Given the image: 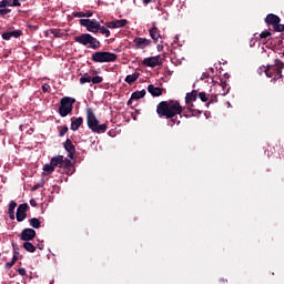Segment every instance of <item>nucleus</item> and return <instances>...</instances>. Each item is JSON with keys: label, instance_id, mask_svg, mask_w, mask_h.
Listing matches in <instances>:
<instances>
[{"label": "nucleus", "instance_id": "4c0bfd02", "mask_svg": "<svg viewBox=\"0 0 284 284\" xmlns=\"http://www.w3.org/2000/svg\"><path fill=\"white\" fill-rule=\"evenodd\" d=\"M10 12H11V9H9L7 7L0 9V16L1 17H6V14H8Z\"/></svg>", "mask_w": 284, "mask_h": 284}, {"label": "nucleus", "instance_id": "0eeeda50", "mask_svg": "<svg viewBox=\"0 0 284 284\" xmlns=\"http://www.w3.org/2000/svg\"><path fill=\"white\" fill-rule=\"evenodd\" d=\"M80 26L87 28L88 31L93 32L94 34H97V32H99V28H100V22L97 20H91L89 18H82L80 20Z\"/></svg>", "mask_w": 284, "mask_h": 284}, {"label": "nucleus", "instance_id": "cd10ccee", "mask_svg": "<svg viewBox=\"0 0 284 284\" xmlns=\"http://www.w3.org/2000/svg\"><path fill=\"white\" fill-rule=\"evenodd\" d=\"M29 224H30L32 227H34V229H40V226H41V222H40V220L37 219V217L30 219V220H29Z\"/></svg>", "mask_w": 284, "mask_h": 284}, {"label": "nucleus", "instance_id": "49530a36", "mask_svg": "<svg viewBox=\"0 0 284 284\" xmlns=\"http://www.w3.org/2000/svg\"><path fill=\"white\" fill-rule=\"evenodd\" d=\"M18 272H19V275L20 276H26L27 272H26V268L24 267H20L18 268Z\"/></svg>", "mask_w": 284, "mask_h": 284}, {"label": "nucleus", "instance_id": "bf43d9fd", "mask_svg": "<svg viewBox=\"0 0 284 284\" xmlns=\"http://www.w3.org/2000/svg\"><path fill=\"white\" fill-rule=\"evenodd\" d=\"M39 250H42L41 245H39Z\"/></svg>", "mask_w": 284, "mask_h": 284}, {"label": "nucleus", "instance_id": "9d476101", "mask_svg": "<svg viewBox=\"0 0 284 284\" xmlns=\"http://www.w3.org/2000/svg\"><path fill=\"white\" fill-rule=\"evenodd\" d=\"M29 209V204L28 203H22L19 205L18 210H17V213H16V217H17V221L19 223H22V221L24 219H27L28 214H27V211Z\"/></svg>", "mask_w": 284, "mask_h": 284}, {"label": "nucleus", "instance_id": "ea45409f", "mask_svg": "<svg viewBox=\"0 0 284 284\" xmlns=\"http://www.w3.org/2000/svg\"><path fill=\"white\" fill-rule=\"evenodd\" d=\"M105 27L109 29H116V21L106 22Z\"/></svg>", "mask_w": 284, "mask_h": 284}, {"label": "nucleus", "instance_id": "c85d7f7f", "mask_svg": "<svg viewBox=\"0 0 284 284\" xmlns=\"http://www.w3.org/2000/svg\"><path fill=\"white\" fill-rule=\"evenodd\" d=\"M18 261V255L13 254L11 261L9 263H6V268L10 270L13 267V265L17 263Z\"/></svg>", "mask_w": 284, "mask_h": 284}, {"label": "nucleus", "instance_id": "f3484780", "mask_svg": "<svg viewBox=\"0 0 284 284\" xmlns=\"http://www.w3.org/2000/svg\"><path fill=\"white\" fill-rule=\"evenodd\" d=\"M145 94H146L145 89H142L141 91L133 92V93L131 94V98H130L129 102H128V105H130V103L132 102V100H140V99H143V98L145 97Z\"/></svg>", "mask_w": 284, "mask_h": 284}, {"label": "nucleus", "instance_id": "393cba45", "mask_svg": "<svg viewBox=\"0 0 284 284\" xmlns=\"http://www.w3.org/2000/svg\"><path fill=\"white\" fill-rule=\"evenodd\" d=\"M61 169H67V170L72 169V160L64 159L62 155Z\"/></svg>", "mask_w": 284, "mask_h": 284}, {"label": "nucleus", "instance_id": "dca6fc26", "mask_svg": "<svg viewBox=\"0 0 284 284\" xmlns=\"http://www.w3.org/2000/svg\"><path fill=\"white\" fill-rule=\"evenodd\" d=\"M82 124H83V118H72L71 119V130L73 132H77Z\"/></svg>", "mask_w": 284, "mask_h": 284}, {"label": "nucleus", "instance_id": "7ed1b4c3", "mask_svg": "<svg viewBox=\"0 0 284 284\" xmlns=\"http://www.w3.org/2000/svg\"><path fill=\"white\" fill-rule=\"evenodd\" d=\"M73 40L75 41V43H79L83 47L89 45V48L93 50H98L102 47V43L91 33H82L80 36H74Z\"/></svg>", "mask_w": 284, "mask_h": 284}, {"label": "nucleus", "instance_id": "c03bdc74", "mask_svg": "<svg viewBox=\"0 0 284 284\" xmlns=\"http://www.w3.org/2000/svg\"><path fill=\"white\" fill-rule=\"evenodd\" d=\"M2 38L4 39V40H10L12 37H11V32H4V33H2Z\"/></svg>", "mask_w": 284, "mask_h": 284}, {"label": "nucleus", "instance_id": "3c124183", "mask_svg": "<svg viewBox=\"0 0 284 284\" xmlns=\"http://www.w3.org/2000/svg\"><path fill=\"white\" fill-rule=\"evenodd\" d=\"M30 205L33 206V207H36V206L38 205V203H37L36 200H31V201H30Z\"/></svg>", "mask_w": 284, "mask_h": 284}, {"label": "nucleus", "instance_id": "09e8293b", "mask_svg": "<svg viewBox=\"0 0 284 284\" xmlns=\"http://www.w3.org/2000/svg\"><path fill=\"white\" fill-rule=\"evenodd\" d=\"M91 17H93V12L91 11L84 12V18H91Z\"/></svg>", "mask_w": 284, "mask_h": 284}, {"label": "nucleus", "instance_id": "2f4dec72", "mask_svg": "<svg viewBox=\"0 0 284 284\" xmlns=\"http://www.w3.org/2000/svg\"><path fill=\"white\" fill-rule=\"evenodd\" d=\"M126 23H128V20L123 19V20H116L115 21V28L119 29V28H124L126 27Z\"/></svg>", "mask_w": 284, "mask_h": 284}, {"label": "nucleus", "instance_id": "bb28decb", "mask_svg": "<svg viewBox=\"0 0 284 284\" xmlns=\"http://www.w3.org/2000/svg\"><path fill=\"white\" fill-rule=\"evenodd\" d=\"M51 34L55 38H63L65 33L61 29H51Z\"/></svg>", "mask_w": 284, "mask_h": 284}, {"label": "nucleus", "instance_id": "6e6552de", "mask_svg": "<svg viewBox=\"0 0 284 284\" xmlns=\"http://www.w3.org/2000/svg\"><path fill=\"white\" fill-rule=\"evenodd\" d=\"M163 63L164 59H162L161 55L144 58V60L142 61V64L144 67L150 68L161 67L163 65Z\"/></svg>", "mask_w": 284, "mask_h": 284}, {"label": "nucleus", "instance_id": "4be33fe9", "mask_svg": "<svg viewBox=\"0 0 284 284\" xmlns=\"http://www.w3.org/2000/svg\"><path fill=\"white\" fill-rule=\"evenodd\" d=\"M227 83L221 81V84H217L219 89H222V92L217 93V94H222V97H226L227 92L230 91V88H227Z\"/></svg>", "mask_w": 284, "mask_h": 284}, {"label": "nucleus", "instance_id": "f704fd0d", "mask_svg": "<svg viewBox=\"0 0 284 284\" xmlns=\"http://www.w3.org/2000/svg\"><path fill=\"white\" fill-rule=\"evenodd\" d=\"M69 132V128L67 125H64L63 128H61V130L59 131V136L63 138L67 133Z\"/></svg>", "mask_w": 284, "mask_h": 284}, {"label": "nucleus", "instance_id": "f8f14e48", "mask_svg": "<svg viewBox=\"0 0 284 284\" xmlns=\"http://www.w3.org/2000/svg\"><path fill=\"white\" fill-rule=\"evenodd\" d=\"M67 153H68V158L70 160L74 159V154L77 153L75 146L72 144V140L71 139H67V141L63 144Z\"/></svg>", "mask_w": 284, "mask_h": 284}, {"label": "nucleus", "instance_id": "4468645a", "mask_svg": "<svg viewBox=\"0 0 284 284\" xmlns=\"http://www.w3.org/2000/svg\"><path fill=\"white\" fill-rule=\"evenodd\" d=\"M281 22V18L276 14L270 13L265 18V23L267 26H272L273 28L276 26V23Z\"/></svg>", "mask_w": 284, "mask_h": 284}, {"label": "nucleus", "instance_id": "a878e982", "mask_svg": "<svg viewBox=\"0 0 284 284\" xmlns=\"http://www.w3.org/2000/svg\"><path fill=\"white\" fill-rule=\"evenodd\" d=\"M271 36H272V33L270 31H267V30L262 31V33L258 34V38H257L256 33L254 34L255 40H258V39L260 40H263V39L266 40Z\"/></svg>", "mask_w": 284, "mask_h": 284}, {"label": "nucleus", "instance_id": "5fc2aeb1", "mask_svg": "<svg viewBox=\"0 0 284 284\" xmlns=\"http://www.w3.org/2000/svg\"><path fill=\"white\" fill-rule=\"evenodd\" d=\"M253 45H255V40H254V39H251V40H250V47H253Z\"/></svg>", "mask_w": 284, "mask_h": 284}, {"label": "nucleus", "instance_id": "052dcab7", "mask_svg": "<svg viewBox=\"0 0 284 284\" xmlns=\"http://www.w3.org/2000/svg\"><path fill=\"white\" fill-rule=\"evenodd\" d=\"M283 55H284V53H283Z\"/></svg>", "mask_w": 284, "mask_h": 284}, {"label": "nucleus", "instance_id": "72a5a7b5", "mask_svg": "<svg viewBox=\"0 0 284 284\" xmlns=\"http://www.w3.org/2000/svg\"><path fill=\"white\" fill-rule=\"evenodd\" d=\"M197 97L200 98V100H201L202 102H207V101H209V97L206 95L205 92H200V93L197 94Z\"/></svg>", "mask_w": 284, "mask_h": 284}, {"label": "nucleus", "instance_id": "b1692460", "mask_svg": "<svg viewBox=\"0 0 284 284\" xmlns=\"http://www.w3.org/2000/svg\"><path fill=\"white\" fill-rule=\"evenodd\" d=\"M98 32H100V34L106 36V38H110L111 36L110 30L106 29V27L102 26L101 23H99Z\"/></svg>", "mask_w": 284, "mask_h": 284}, {"label": "nucleus", "instance_id": "58836bf2", "mask_svg": "<svg viewBox=\"0 0 284 284\" xmlns=\"http://www.w3.org/2000/svg\"><path fill=\"white\" fill-rule=\"evenodd\" d=\"M8 6H14L19 8L21 6L19 0H8Z\"/></svg>", "mask_w": 284, "mask_h": 284}, {"label": "nucleus", "instance_id": "603ef678", "mask_svg": "<svg viewBox=\"0 0 284 284\" xmlns=\"http://www.w3.org/2000/svg\"><path fill=\"white\" fill-rule=\"evenodd\" d=\"M40 187H41V184H36V185H33L32 191H37V190H39Z\"/></svg>", "mask_w": 284, "mask_h": 284}, {"label": "nucleus", "instance_id": "8fccbe9b", "mask_svg": "<svg viewBox=\"0 0 284 284\" xmlns=\"http://www.w3.org/2000/svg\"><path fill=\"white\" fill-rule=\"evenodd\" d=\"M210 74L209 73H203L202 77H201V80H205V79H209Z\"/></svg>", "mask_w": 284, "mask_h": 284}, {"label": "nucleus", "instance_id": "20e7f679", "mask_svg": "<svg viewBox=\"0 0 284 284\" xmlns=\"http://www.w3.org/2000/svg\"><path fill=\"white\" fill-rule=\"evenodd\" d=\"M284 62L276 59L273 65H267L264 70L265 75L274 81L283 79Z\"/></svg>", "mask_w": 284, "mask_h": 284}, {"label": "nucleus", "instance_id": "2eb2a0df", "mask_svg": "<svg viewBox=\"0 0 284 284\" xmlns=\"http://www.w3.org/2000/svg\"><path fill=\"white\" fill-rule=\"evenodd\" d=\"M149 33L153 39L154 43H158L159 38H161V31L159 30V27H156L155 23H153V27H151V29L149 30Z\"/></svg>", "mask_w": 284, "mask_h": 284}, {"label": "nucleus", "instance_id": "a18cd8bd", "mask_svg": "<svg viewBox=\"0 0 284 284\" xmlns=\"http://www.w3.org/2000/svg\"><path fill=\"white\" fill-rule=\"evenodd\" d=\"M219 94L212 95L209 103H216Z\"/></svg>", "mask_w": 284, "mask_h": 284}, {"label": "nucleus", "instance_id": "ddd939ff", "mask_svg": "<svg viewBox=\"0 0 284 284\" xmlns=\"http://www.w3.org/2000/svg\"><path fill=\"white\" fill-rule=\"evenodd\" d=\"M148 92L152 94L153 98L162 97L163 88L155 87L154 84L148 85Z\"/></svg>", "mask_w": 284, "mask_h": 284}, {"label": "nucleus", "instance_id": "79ce46f5", "mask_svg": "<svg viewBox=\"0 0 284 284\" xmlns=\"http://www.w3.org/2000/svg\"><path fill=\"white\" fill-rule=\"evenodd\" d=\"M72 17L73 18H85V12H73Z\"/></svg>", "mask_w": 284, "mask_h": 284}, {"label": "nucleus", "instance_id": "c9c22d12", "mask_svg": "<svg viewBox=\"0 0 284 284\" xmlns=\"http://www.w3.org/2000/svg\"><path fill=\"white\" fill-rule=\"evenodd\" d=\"M273 29L275 31H278V32H283L284 31V24H282L281 22L276 23Z\"/></svg>", "mask_w": 284, "mask_h": 284}, {"label": "nucleus", "instance_id": "1a4fd4ad", "mask_svg": "<svg viewBox=\"0 0 284 284\" xmlns=\"http://www.w3.org/2000/svg\"><path fill=\"white\" fill-rule=\"evenodd\" d=\"M36 236H37V231L33 229H23L20 233V240L23 242L33 241Z\"/></svg>", "mask_w": 284, "mask_h": 284}, {"label": "nucleus", "instance_id": "13d9d810", "mask_svg": "<svg viewBox=\"0 0 284 284\" xmlns=\"http://www.w3.org/2000/svg\"><path fill=\"white\" fill-rule=\"evenodd\" d=\"M223 283L227 282L226 280H221Z\"/></svg>", "mask_w": 284, "mask_h": 284}, {"label": "nucleus", "instance_id": "e433bc0d", "mask_svg": "<svg viewBox=\"0 0 284 284\" xmlns=\"http://www.w3.org/2000/svg\"><path fill=\"white\" fill-rule=\"evenodd\" d=\"M21 36H23L21 30L11 31V38H20Z\"/></svg>", "mask_w": 284, "mask_h": 284}, {"label": "nucleus", "instance_id": "6e6d98bb", "mask_svg": "<svg viewBox=\"0 0 284 284\" xmlns=\"http://www.w3.org/2000/svg\"><path fill=\"white\" fill-rule=\"evenodd\" d=\"M13 251H14V255H17L18 256V251H17V247H16V245H13Z\"/></svg>", "mask_w": 284, "mask_h": 284}, {"label": "nucleus", "instance_id": "aec40b11", "mask_svg": "<svg viewBox=\"0 0 284 284\" xmlns=\"http://www.w3.org/2000/svg\"><path fill=\"white\" fill-rule=\"evenodd\" d=\"M16 209H17V202L11 201L8 209V214L11 220H16Z\"/></svg>", "mask_w": 284, "mask_h": 284}, {"label": "nucleus", "instance_id": "423d86ee", "mask_svg": "<svg viewBox=\"0 0 284 284\" xmlns=\"http://www.w3.org/2000/svg\"><path fill=\"white\" fill-rule=\"evenodd\" d=\"M75 102V98L62 97L58 109L59 115L61 118H67L68 115L72 114L73 105Z\"/></svg>", "mask_w": 284, "mask_h": 284}, {"label": "nucleus", "instance_id": "412c9836", "mask_svg": "<svg viewBox=\"0 0 284 284\" xmlns=\"http://www.w3.org/2000/svg\"><path fill=\"white\" fill-rule=\"evenodd\" d=\"M140 78V73L135 72L133 74H129L125 78V82L129 84H133L135 81H138Z\"/></svg>", "mask_w": 284, "mask_h": 284}, {"label": "nucleus", "instance_id": "864d4df0", "mask_svg": "<svg viewBox=\"0 0 284 284\" xmlns=\"http://www.w3.org/2000/svg\"><path fill=\"white\" fill-rule=\"evenodd\" d=\"M163 49H164L163 44H158V51L159 52H161V50H163Z\"/></svg>", "mask_w": 284, "mask_h": 284}, {"label": "nucleus", "instance_id": "f257e3e1", "mask_svg": "<svg viewBox=\"0 0 284 284\" xmlns=\"http://www.w3.org/2000/svg\"><path fill=\"white\" fill-rule=\"evenodd\" d=\"M185 104L186 106H182L181 103L176 100L161 101L156 105V113L160 118L171 119V126H173L174 124H181L180 120L174 119L176 115L183 114L185 118H191L202 114V111L195 109L193 102Z\"/></svg>", "mask_w": 284, "mask_h": 284}, {"label": "nucleus", "instance_id": "9b49d317", "mask_svg": "<svg viewBox=\"0 0 284 284\" xmlns=\"http://www.w3.org/2000/svg\"><path fill=\"white\" fill-rule=\"evenodd\" d=\"M133 43L135 49H145L152 44V41L146 38H135Z\"/></svg>", "mask_w": 284, "mask_h": 284}, {"label": "nucleus", "instance_id": "de8ad7c7", "mask_svg": "<svg viewBox=\"0 0 284 284\" xmlns=\"http://www.w3.org/2000/svg\"><path fill=\"white\" fill-rule=\"evenodd\" d=\"M49 89H50V85H49V84H43V85H42V92H43V93H47V92L49 91Z\"/></svg>", "mask_w": 284, "mask_h": 284}, {"label": "nucleus", "instance_id": "c756f323", "mask_svg": "<svg viewBox=\"0 0 284 284\" xmlns=\"http://www.w3.org/2000/svg\"><path fill=\"white\" fill-rule=\"evenodd\" d=\"M54 168L52 166V163L43 165V172L47 174H52L54 172Z\"/></svg>", "mask_w": 284, "mask_h": 284}, {"label": "nucleus", "instance_id": "a19ab883", "mask_svg": "<svg viewBox=\"0 0 284 284\" xmlns=\"http://www.w3.org/2000/svg\"><path fill=\"white\" fill-rule=\"evenodd\" d=\"M276 152V149L274 146H270V149H266L265 150V154L267 156H271V154L275 153Z\"/></svg>", "mask_w": 284, "mask_h": 284}, {"label": "nucleus", "instance_id": "37998d69", "mask_svg": "<svg viewBox=\"0 0 284 284\" xmlns=\"http://www.w3.org/2000/svg\"><path fill=\"white\" fill-rule=\"evenodd\" d=\"M9 3H8V0H0V8L3 9V8H8Z\"/></svg>", "mask_w": 284, "mask_h": 284}, {"label": "nucleus", "instance_id": "473e14b6", "mask_svg": "<svg viewBox=\"0 0 284 284\" xmlns=\"http://www.w3.org/2000/svg\"><path fill=\"white\" fill-rule=\"evenodd\" d=\"M103 82V77L97 75L92 78V83L93 84H100Z\"/></svg>", "mask_w": 284, "mask_h": 284}, {"label": "nucleus", "instance_id": "a211bd4d", "mask_svg": "<svg viewBox=\"0 0 284 284\" xmlns=\"http://www.w3.org/2000/svg\"><path fill=\"white\" fill-rule=\"evenodd\" d=\"M62 162H63V155L51 158V166L53 168V170H55L57 168L61 169Z\"/></svg>", "mask_w": 284, "mask_h": 284}, {"label": "nucleus", "instance_id": "39448f33", "mask_svg": "<svg viewBox=\"0 0 284 284\" xmlns=\"http://www.w3.org/2000/svg\"><path fill=\"white\" fill-rule=\"evenodd\" d=\"M118 59L116 53L110 51H95L91 55V61L94 63H111Z\"/></svg>", "mask_w": 284, "mask_h": 284}, {"label": "nucleus", "instance_id": "7c9ffc66", "mask_svg": "<svg viewBox=\"0 0 284 284\" xmlns=\"http://www.w3.org/2000/svg\"><path fill=\"white\" fill-rule=\"evenodd\" d=\"M92 82V77L89 74H84L82 78H80V83L84 84V83H91Z\"/></svg>", "mask_w": 284, "mask_h": 284}, {"label": "nucleus", "instance_id": "5701e85b", "mask_svg": "<svg viewBox=\"0 0 284 284\" xmlns=\"http://www.w3.org/2000/svg\"><path fill=\"white\" fill-rule=\"evenodd\" d=\"M24 250L29 253H34L37 251V247L32 244V242L30 241H27V242H23V245Z\"/></svg>", "mask_w": 284, "mask_h": 284}, {"label": "nucleus", "instance_id": "f03ea898", "mask_svg": "<svg viewBox=\"0 0 284 284\" xmlns=\"http://www.w3.org/2000/svg\"><path fill=\"white\" fill-rule=\"evenodd\" d=\"M88 126L93 133L103 134L108 130V123L99 124V120L95 118L92 109L87 110Z\"/></svg>", "mask_w": 284, "mask_h": 284}, {"label": "nucleus", "instance_id": "6ab92c4d", "mask_svg": "<svg viewBox=\"0 0 284 284\" xmlns=\"http://www.w3.org/2000/svg\"><path fill=\"white\" fill-rule=\"evenodd\" d=\"M199 97V93L196 90H193L190 93H186L185 95V103H193L196 101V98Z\"/></svg>", "mask_w": 284, "mask_h": 284}, {"label": "nucleus", "instance_id": "4d7b16f0", "mask_svg": "<svg viewBox=\"0 0 284 284\" xmlns=\"http://www.w3.org/2000/svg\"><path fill=\"white\" fill-rule=\"evenodd\" d=\"M152 0H143L144 4H149Z\"/></svg>", "mask_w": 284, "mask_h": 284}]
</instances>
